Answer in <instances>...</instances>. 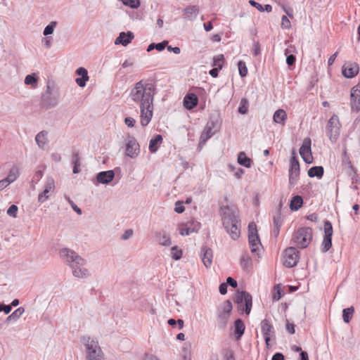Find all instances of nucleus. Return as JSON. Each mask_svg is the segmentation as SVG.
<instances>
[{
  "label": "nucleus",
  "instance_id": "79ce46f5",
  "mask_svg": "<svg viewBox=\"0 0 360 360\" xmlns=\"http://www.w3.org/2000/svg\"><path fill=\"white\" fill-rule=\"evenodd\" d=\"M18 176H19L18 169L17 167H13L11 169L9 174L7 176V177H6V179L7 180H9V183L11 184L12 182H13L14 181H15L17 179Z\"/></svg>",
  "mask_w": 360,
  "mask_h": 360
},
{
  "label": "nucleus",
  "instance_id": "37998d69",
  "mask_svg": "<svg viewBox=\"0 0 360 360\" xmlns=\"http://www.w3.org/2000/svg\"><path fill=\"white\" fill-rule=\"evenodd\" d=\"M350 105L352 110L359 112L360 110V96L356 98L351 97Z\"/></svg>",
  "mask_w": 360,
  "mask_h": 360
},
{
  "label": "nucleus",
  "instance_id": "a18cd8bd",
  "mask_svg": "<svg viewBox=\"0 0 360 360\" xmlns=\"http://www.w3.org/2000/svg\"><path fill=\"white\" fill-rule=\"evenodd\" d=\"M333 233V226L330 221L326 220L324 222V236L332 237Z\"/></svg>",
  "mask_w": 360,
  "mask_h": 360
},
{
  "label": "nucleus",
  "instance_id": "7c9ffc66",
  "mask_svg": "<svg viewBox=\"0 0 360 360\" xmlns=\"http://www.w3.org/2000/svg\"><path fill=\"white\" fill-rule=\"evenodd\" d=\"M194 224V227L191 228V226H186L184 228H181L180 229L179 233L181 236H188L191 233L197 232L200 229V223L198 221H193Z\"/></svg>",
  "mask_w": 360,
  "mask_h": 360
},
{
  "label": "nucleus",
  "instance_id": "a19ab883",
  "mask_svg": "<svg viewBox=\"0 0 360 360\" xmlns=\"http://www.w3.org/2000/svg\"><path fill=\"white\" fill-rule=\"evenodd\" d=\"M224 62V57L223 54H220L218 56H216L213 58V64L212 65L214 66V68H217L219 70H221L223 68Z\"/></svg>",
  "mask_w": 360,
  "mask_h": 360
},
{
  "label": "nucleus",
  "instance_id": "f8f14e48",
  "mask_svg": "<svg viewBox=\"0 0 360 360\" xmlns=\"http://www.w3.org/2000/svg\"><path fill=\"white\" fill-rule=\"evenodd\" d=\"M235 302L238 304V308L240 309L242 307L244 302L245 308H242V310H244L246 314H249L250 313L252 304V295L249 292L246 291L238 292L235 297Z\"/></svg>",
  "mask_w": 360,
  "mask_h": 360
},
{
  "label": "nucleus",
  "instance_id": "774afa93",
  "mask_svg": "<svg viewBox=\"0 0 360 360\" xmlns=\"http://www.w3.org/2000/svg\"><path fill=\"white\" fill-rule=\"evenodd\" d=\"M284 359H285L284 355L280 352L275 353L271 358V360H284Z\"/></svg>",
  "mask_w": 360,
  "mask_h": 360
},
{
  "label": "nucleus",
  "instance_id": "c03bdc74",
  "mask_svg": "<svg viewBox=\"0 0 360 360\" xmlns=\"http://www.w3.org/2000/svg\"><path fill=\"white\" fill-rule=\"evenodd\" d=\"M57 25L56 21H52L48 25L46 26V27L44 30L43 34L44 36H49L51 34H53L54 29L56 28Z\"/></svg>",
  "mask_w": 360,
  "mask_h": 360
},
{
  "label": "nucleus",
  "instance_id": "2eb2a0df",
  "mask_svg": "<svg viewBox=\"0 0 360 360\" xmlns=\"http://www.w3.org/2000/svg\"><path fill=\"white\" fill-rule=\"evenodd\" d=\"M359 66L356 63H346L342 66V75L346 78H352L358 75Z\"/></svg>",
  "mask_w": 360,
  "mask_h": 360
},
{
  "label": "nucleus",
  "instance_id": "aec40b11",
  "mask_svg": "<svg viewBox=\"0 0 360 360\" xmlns=\"http://www.w3.org/2000/svg\"><path fill=\"white\" fill-rule=\"evenodd\" d=\"M184 18L187 20H195L199 13V7L198 6H188L184 11Z\"/></svg>",
  "mask_w": 360,
  "mask_h": 360
},
{
  "label": "nucleus",
  "instance_id": "dca6fc26",
  "mask_svg": "<svg viewBox=\"0 0 360 360\" xmlns=\"http://www.w3.org/2000/svg\"><path fill=\"white\" fill-rule=\"evenodd\" d=\"M261 330L264 338L265 342L266 345L269 346V342L271 340V336L274 333V327L269 320L265 319L263 321H262Z\"/></svg>",
  "mask_w": 360,
  "mask_h": 360
},
{
  "label": "nucleus",
  "instance_id": "052dcab7",
  "mask_svg": "<svg viewBox=\"0 0 360 360\" xmlns=\"http://www.w3.org/2000/svg\"><path fill=\"white\" fill-rule=\"evenodd\" d=\"M124 124L129 127H134L136 124V120L131 117H127L124 119Z\"/></svg>",
  "mask_w": 360,
  "mask_h": 360
},
{
  "label": "nucleus",
  "instance_id": "de8ad7c7",
  "mask_svg": "<svg viewBox=\"0 0 360 360\" xmlns=\"http://www.w3.org/2000/svg\"><path fill=\"white\" fill-rule=\"evenodd\" d=\"M172 257L174 260H179L182 257V250L177 246H174L171 248Z\"/></svg>",
  "mask_w": 360,
  "mask_h": 360
},
{
  "label": "nucleus",
  "instance_id": "ea45409f",
  "mask_svg": "<svg viewBox=\"0 0 360 360\" xmlns=\"http://www.w3.org/2000/svg\"><path fill=\"white\" fill-rule=\"evenodd\" d=\"M240 265L243 269H248L252 265V261L248 254H243L240 258Z\"/></svg>",
  "mask_w": 360,
  "mask_h": 360
},
{
  "label": "nucleus",
  "instance_id": "c85d7f7f",
  "mask_svg": "<svg viewBox=\"0 0 360 360\" xmlns=\"http://www.w3.org/2000/svg\"><path fill=\"white\" fill-rule=\"evenodd\" d=\"M25 309L22 307L15 309L11 314H10L5 320L6 323H9L11 321L15 322L22 315Z\"/></svg>",
  "mask_w": 360,
  "mask_h": 360
},
{
  "label": "nucleus",
  "instance_id": "9d476101",
  "mask_svg": "<svg viewBox=\"0 0 360 360\" xmlns=\"http://www.w3.org/2000/svg\"><path fill=\"white\" fill-rule=\"evenodd\" d=\"M300 252L294 247L286 248L283 252V265L292 268L297 265L300 259Z\"/></svg>",
  "mask_w": 360,
  "mask_h": 360
},
{
  "label": "nucleus",
  "instance_id": "b1692460",
  "mask_svg": "<svg viewBox=\"0 0 360 360\" xmlns=\"http://www.w3.org/2000/svg\"><path fill=\"white\" fill-rule=\"evenodd\" d=\"M162 136L161 134H156L154 136L149 142V150L150 153H156L162 143Z\"/></svg>",
  "mask_w": 360,
  "mask_h": 360
},
{
  "label": "nucleus",
  "instance_id": "6ab92c4d",
  "mask_svg": "<svg viewBox=\"0 0 360 360\" xmlns=\"http://www.w3.org/2000/svg\"><path fill=\"white\" fill-rule=\"evenodd\" d=\"M134 34L128 31L127 32H122L120 33L119 36L116 38L115 41V44H122L124 46H127L134 39Z\"/></svg>",
  "mask_w": 360,
  "mask_h": 360
},
{
  "label": "nucleus",
  "instance_id": "680f3d73",
  "mask_svg": "<svg viewBox=\"0 0 360 360\" xmlns=\"http://www.w3.org/2000/svg\"><path fill=\"white\" fill-rule=\"evenodd\" d=\"M12 307L11 305H6L4 303H0V312L4 311L6 314H8L11 312Z\"/></svg>",
  "mask_w": 360,
  "mask_h": 360
},
{
  "label": "nucleus",
  "instance_id": "49530a36",
  "mask_svg": "<svg viewBox=\"0 0 360 360\" xmlns=\"http://www.w3.org/2000/svg\"><path fill=\"white\" fill-rule=\"evenodd\" d=\"M238 68L239 71V75L241 77H244L248 75V68L246 64L244 61L240 60L238 63Z\"/></svg>",
  "mask_w": 360,
  "mask_h": 360
},
{
  "label": "nucleus",
  "instance_id": "a211bd4d",
  "mask_svg": "<svg viewBox=\"0 0 360 360\" xmlns=\"http://www.w3.org/2000/svg\"><path fill=\"white\" fill-rule=\"evenodd\" d=\"M96 178L98 183L108 184L115 178V172L113 170L100 172L96 174Z\"/></svg>",
  "mask_w": 360,
  "mask_h": 360
},
{
  "label": "nucleus",
  "instance_id": "58836bf2",
  "mask_svg": "<svg viewBox=\"0 0 360 360\" xmlns=\"http://www.w3.org/2000/svg\"><path fill=\"white\" fill-rule=\"evenodd\" d=\"M249 103L247 98H243L240 101L238 111L240 114L245 115L248 112Z\"/></svg>",
  "mask_w": 360,
  "mask_h": 360
},
{
  "label": "nucleus",
  "instance_id": "393cba45",
  "mask_svg": "<svg viewBox=\"0 0 360 360\" xmlns=\"http://www.w3.org/2000/svg\"><path fill=\"white\" fill-rule=\"evenodd\" d=\"M156 240L162 246L169 247L172 245L171 238L165 231H160L156 234Z\"/></svg>",
  "mask_w": 360,
  "mask_h": 360
},
{
  "label": "nucleus",
  "instance_id": "39448f33",
  "mask_svg": "<svg viewBox=\"0 0 360 360\" xmlns=\"http://www.w3.org/2000/svg\"><path fill=\"white\" fill-rule=\"evenodd\" d=\"M312 236L311 228L302 227L294 232L291 241L300 248H306L312 240Z\"/></svg>",
  "mask_w": 360,
  "mask_h": 360
},
{
  "label": "nucleus",
  "instance_id": "69168bd1",
  "mask_svg": "<svg viewBox=\"0 0 360 360\" xmlns=\"http://www.w3.org/2000/svg\"><path fill=\"white\" fill-rule=\"evenodd\" d=\"M226 283H227V285H229L233 288H236L238 286L237 281L234 278H233L232 277H230V276L226 278Z\"/></svg>",
  "mask_w": 360,
  "mask_h": 360
},
{
  "label": "nucleus",
  "instance_id": "0e129e2a",
  "mask_svg": "<svg viewBox=\"0 0 360 360\" xmlns=\"http://www.w3.org/2000/svg\"><path fill=\"white\" fill-rule=\"evenodd\" d=\"M167 44H168L167 41H163L162 42L155 44V49L159 51H163L165 49V47L167 46Z\"/></svg>",
  "mask_w": 360,
  "mask_h": 360
},
{
  "label": "nucleus",
  "instance_id": "f3484780",
  "mask_svg": "<svg viewBox=\"0 0 360 360\" xmlns=\"http://www.w3.org/2000/svg\"><path fill=\"white\" fill-rule=\"evenodd\" d=\"M55 188V182L53 179H49L45 184V188L43 192L39 194L38 200L40 202H44L49 198V193L53 192Z\"/></svg>",
  "mask_w": 360,
  "mask_h": 360
},
{
  "label": "nucleus",
  "instance_id": "ddd939ff",
  "mask_svg": "<svg viewBox=\"0 0 360 360\" xmlns=\"http://www.w3.org/2000/svg\"><path fill=\"white\" fill-rule=\"evenodd\" d=\"M140 153V146L136 139L129 136L126 143L125 153L131 158H135Z\"/></svg>",
  "mask_w": 360,
  "mask_h": 360
},
{
  "label": "nucleus",
  "instance_id": "864d4df0",
  "mask_svg": "<svg viewBox=\"0 0 360 360\" xmlns=\"http://www.w3.org/2000/svg\"><path fill=\"white\" fill-rule=\"evenodd\" d=\"M72 164L80 163L79 152L77 150H73V151H72Z\"/></svg>",
  "mask_w": 360,
  "mask_h": 360
},
{
  "label": "nucleus",
  "instance_id": "20e7f679",
  "mask_svg": "<svg viewBox=\"0 0 360 360\" xmlns=\"http://www.w3.org/2000/svg\"><path fill=\"white\" fill-rule=\"evenodd\" d=\"M81 342L86 348V360H103V354L98 341L86 335L81 338Z\"/></svg>",
  "mask_w": 360,
  "mask_h": 360
},
{
  "label": "nucleus",
  "instance_id": "a878e982",
  "mask_svg": "<svg viewBox=\"0 0 360 360\" xmlns=\"http://www.w3.org/2000/svg\"><path fill=\"white\" fill-rule=\"evenodd\" d=\"M47 134V131H41L36 135L35 141L38 146L41 149H44L46 145Z\"/></svg>",
  "mask_w": 360,
  "mask_h": 360
},
{
  "label": "nucleus",
  "instance_id": "e433bc0d",
  "mask_svg": "<svg viewBox=\"0 0 360 360\" xmlns=\"http://www.w3.org/2000/svg\"><path fill=\"white\" fill-rule=\"evenodd\" d=\"M354 311V308L353 307H350L345 308L343 309L342 318H343V321L345 323H348L350 322V321L353 316Z\"/></svg>",
  "mask_w": 360,
  "mask_h": 360
},
{
  "label": "nucleus",
  "instance_id": "603ef678",
  "mask_svg": "<svg viewBox=\"0 0 360 360\" xmlns=\"http://www.w3.org/2000/svg\"><path fill=\"white\" fill-rule=\"evenodd\" d=\"M360 96V82L351 89L350 97L356 98Z\"/></svg>",
  "mask_w": 360,
  "mask_h": 360
},
{
  "label": "nucleus",
  "instance_id": "6e6d98bb",
  "mask_svg": "<svg viewBox=\"0 0 360 360\" xmlns=\"http://www.w3.org/2000/svg\"><path fill=\"white\" fill-rule=\"evenodd\" d=\"M184 210H185V207L184 206V203L181 201H177L175 203L174 211L179 214H181V213L184 212Z\"/></svg>",
  "mask_w": 360,
  "mask_h": 360
},
{
  "label": "nucleus",
  "instance_id": "5fc2aeb1",
  "mask_svg": "<svg viewBox=\"0 0 360 360\" xmlns=\"http://www.w3.org/2000/svg\"><path fill=\"white\" fill-rule=\"evenodd\" d=\"M281 27L284 29H290L291 27L289 19L285 15H283L281 18Z\"/></svg>",
  "mask_w": 360,
  "mask_h": 360
},
{
  "label": "nucleus",
  "instance_id": "9b49d317",
  "mask_svg": "<svg viewBox=\"0 0 360 360\" xmlns=\"http://www.w3.org/2000/svg\"><path fill=\"white\" fill-rule=\"evenodd\" d=\"M58 103V98L53 96L49 84L46 85L44 93L41 94V106L45 109H50L56 107Z\"/></svg>",
  "mask_w": 360,
  "mask_h": 360
},
{
  "label": "nucleus",
  "instance_id": "c756f323",
  "mask_svg": "<svg viewBox=\"0 0 360 360\" xmlns=\"http://www.w3.org/2000/svg\"><path fill=\"white\" fill-rule=\"evenodd\" d=\"M303 204V199L300 195H295L292 198L290 202V208L292 211L298 210Z\"/></svg>",
  "mask_w": 360,
  "mask_h": 360
},
{
  "label": "nucleus",
  "instance_id": "423d86ee",
  "mask_svg": "<svg viewBox=\"0 0 360 360\" xmlns=\"http://www.w3.org/2000/svg\"><path fill=\"white\" fill-rule=\"evenodd\" d=\"M232 309L233 305L230 300H226L219 306L217 311V326L219 329L224 330L226 328Z\"/></svg>",
  "mask_w": 360,
  "mask_h": 360
},
{
  "label": "nucleus",
  "instance_id": "c9c22d12",
  "mask_svg": "<svg viewBox=\"0 0 360 360\" xmlns=\"http://www.w3.org/2000/svg\"><path fill=\"white\" fill-rule=\"evenodd\" d=\"M25 83L27 85H31L33 88H36L38 85V77L35 73L27 75L25 78Z\"/></svg>",
  "mask_w": 360,
  "mask_h": 360
},
{
  "label": "nucleus",
  "instance_id": "1a4fd4ad",
  "mask_svg": "<svg viewBox=\"0 0 360 360\" xmlns=\"http://www.w3.org/2000/svg\"><path fill=\"white\" fill-rule=\"evenodd\" d=\"M300 163L297 160L296 153L293 150L292 152V157L290 160L289 169V184L291 186H295L300 176Z\"/></svg>",
  "mask_w": 360,
  "mask_h": 360
},
{
  "label": "nucleus",
  "instance_id": "7ed1b4c3",
  "mask_svg": "<svg viewBox=\"0 0 360 360\" xmlns=\"http://www.w3.org/2000/svg\"><path fill=\"white\" fill-rule=\"evenodd\" d=\"M59 254L64 262L72 269L75 277L85 278L89 276V271L84 267L86 260L76 252L69 248H63L60 250Z\"/></svg>",
  "mask_w": 360,
  "mask_h": 360
},
{
  "label": "nucleus",
  "instance_id": "f257e3e1",
  "mask_svg": "<svg viewBox=\"0 0 360 360\" xmlns=\"http://www.w3.org/2000/svg\"><path fill=\"white\" fill-rule=\"evenodd\" d=\"M155 93L156 86L144 80L135 83L131 89L129 97L140 108L141 124L143 127H146L153 117V100Z\"/></svg>",
  "mask_w": 360,
  "mask_h": 360
},
{
  "label": "nucleus",
  "instance_id": "4d7b16f0",
  "mask_svg": "<svg viewBox=\"0 0 360 360\" xmlns=\"http://www.w3.org/2000/svg\"><path fill=\"white\" fill-rule=\"evenodd\" d=\"M46 37L43 38L41 41L43 45L47 48L49 49L51 46L52 42H53V38L51 37L46 36Z\"/></svg>",
  "mask_w": 360,
  "mask_h": 360
},
{
  "label": "nucleus",
  "instance_id": "72a5a7b5",
  "mask_svg": "<svg viewBox=\"0 0 360 360\" xmlns=\"http://www.w3.org/2000/svg\"><path fill=\"white\" fill-rule=\"evenodd\" d=\"M215 134V131H211L205 127L200 137L199 145L204 144L205 142L210 139Z\"/></svg>",
  "mask_w": 360,
  "mask_h": 360
},
{
  "label": "nucleus",
  "instance_id": "f03ea898",
  "mask_svg": "<svg viewBox=\"0 0 360 360\" xmlns=\"http://www.w3.org/2000/svg\"><path fill=\"white\" fill-rule=\"evenodd\" d=\"M220 212L224 228L233 240L238 239L240 235L238 210L233 207L223 206Z\"/></svg>",
  "mask_w": 360,
  "mask_h": 360
},
{
  "label": "nucleus",
  "instance_id": "bb28decb",
  "mask_svg": "<svg viewBox=\"0 0 360 360\" xmlns=\"http://www.w3.org/2000/svg\"><path fill=\"white\" fill-rule=\"evenodd\" d=\"M238 163L243 167L250 168L252 166V160L248 158L245 152H240L238 155Z\"/></svg>",
  "mask_w": 360,
  "mask_h": 360
},
{
  "label": "nucleus",
  "instance_id": "412c9836",
  "mask_svg": "<svg viewBox=\"0 0 360 360\" xmlns=\"http://www.w3.org/2000/svg\"><path fill=\"white\" fill-rule=\"evenodd\" d=\"M198 98L194 94H188L184 98V105L187 110H192L197 106Z\"/></svg>",
  "mask_w": 360,
  "mask_h": 360
},
{
  "label": "nucleus",
  "instance_id": "3c124183",
  "mask_svg": "<svg viewBox=\"0 0 360 360\" xmlns=\"http://www.w3.org/2000/svg\"><path fill=\"white\" fill-rule=\"evenodd\" d=\"M18 207L15 205H11L8 209L7 210V214L13 217H17V213H18Z\"/></svg>",
  "mask_w": 360,
  "mask_h": 360
},
{
  "label": "nucleus",
  "instance_id": "13d9d810",
  "mask_svg": "<svg viewBox=\"0 0 360 360\" xmlns=\"http://www.w3.org/2000/svg\"><path fill=\"white\" fill-rule=\"evenodd\" d=\"M224 360H236L233 352L231 349H226L224 353Z\"/></svg>",
  "mask_w": 360,
  "mask_h": 360
},
{
  "label": "nucleus",
  "instance_id": "f704fd0d",
  "mask_svg": "<svg viewBox=\"0 0 360 360\" xmlns=\"http://www.w3.org/2000/svg\"><path fill=\"white\" fill-rule=\"evenodd\" d=\"M348 176L352 181V184H359L360 183V178L356 172V170L352 165L349 166Z\"/></svg>",
  "mask_w": 360,
  "mask_h": 360
},
{
  "label": "nucleus",
  "instance_id": "cd10ccee",
  "mask_svg": "<svg viewBox=\"0 0 360 360\" xmlns=\"http://www.w3.org/2000/svg\"><path fill=\"white\" fill-rule=\"evenodd\" d=\"M308 176L311 178L317 177L321 179L324 173V169L322 166H314L308 170Z\"/></svg>",
  "mask_w": 360,
  "mask_h": 360
},
{
  "label": "nucleus",
  "instance_id": "0eeeda50",
  "mask_svg": "<svg viewBox=\"0 0 360 360\" xmlns=\"http://www.w3.org/2000/svg\"><path fill=\"white\" fill-rule=\"evenodd\" d=\"M248 241L251 252L259 257V252L262 243L257 234L256 224L254 222L250 223L248 225Z\"/></svg>",
  "mask_w": 360,
  "mask_h": 360
},
{
  "label": "nucleus",
  "instance_id": "e2e57ef3",
  "mask_svg": "<svg viewBox=\"0 0 360 360\" xmlns=\"http://www.w3.org/2000/svg\"><path fill=\"white\" fill-rule=\"evenodd\" d=\"M249 3L250 4L255 7L256 9H257L260 12H263L264 11V7L262 4L256 2L254 0H252V1H249Z\"/></svg>",
  "mask_w": 360,
  "mask_h": 360
},
{
  "label": "nucleus",
  "instance_id": "bf43d9fd",
  "mask_svg": "<svg viewBox=\"0 0 360 360\" xmlns=\"http://www.w3.org/2000/svg\"><path fill=\"white\" fill-rule=\"evenodd\" d=\"M252 51H253V54L255 56H257L261 53L260 44L258 41L254 42Z\"/></svg>",
  "mask_w": 360,
  "mask_h": 360
},
{
  "label": "nucleus",
  "instance_id": "4c0bfd02",
  "mask_svg": "<svg viewBox=\"0 0 360 360\" xmlns=\"http://www.w3.org/2000/svg\"><path fill=\"white\" fill-rule=\"evenodd\" d=\"M331 247L332 237L324 236L321 244V251L325 253L328 252Z\"/></svg>",
  "mask_w": 360,
  "mask_h": 360
},
{
  "label": "nucleus",
  "instance_id": "4be33fe9",
  "mask_svg": "<svg viewBox=\"0 0 360 360\" xmlns=\"http://www.w3.org/2000/svg\"><path fill=\"white\" fill-rule=\"evenodd\" d=\"M76 74L81 76L76 79V83L80 87H84L86 85V82L89 80L88 72L84 68H79L76 70Z\"/></svg>",
  "mask_w": 360,
  "mask_h": 360
},
{
  "label": "nucleus",
  "instance_id": "2f4dec72",
  "mask_svg": "<svg viewBox=\"0 0 360 360\" xmlns=\"http://www.w3.org/2000/svg\"><path fill=\"white\" fill-rule=\"evenodd\" d=\"M234 328V333L236 335L237 338H240L243 335L245 328V324L242 319H238L235 321Z\"/></svg>",
  "mask_w": 360,
  "mask_h": 360
},
{
  "label": "nucleus",
  "instance_id": "5701e85b",
  "mask_svg": "<svg viewBox=\"0 0 360 360\" xmlns=\"http://www.w3.org/2000/svg\"><path fill=\"white\" fill-rule=\"evenodd\" d=\"M202 261L204 265L205 266L206 268L210 267L212 263L213 257L212 249L207 247H203L202 248Z\"/></svg>",
  "mask_w": 360,
  "mask_h": 360
},
{
  "label": "nucleus",
  "instance_id": "338daca9",
  "mask_svg": "<svg viewBox=\"0 0 360 360\" xmlns=\"http://www.w3.org/2000/svg\"><path fill=\"white\" fill-rule=\"evenodd\" d=\"M227 283H222L219 285V290L221 295H225L227 292Z\"/></svg>",
  "mask_w": 360,
  "mask_h": 360
},
{
  "label": "nucleus",
  "instance_id": "8fccbe9b",
  "mask_svg": "<svg viewBox=\"0 0 360 360\" xmlns=\"http://www.w3.org/2000/svg\"><path fill=\"white\" fill-rule=\"evenodd\" d=\"M289 49H285V55L287 56L286 57V63L289 65V66H291V65H293L296 61V57L292 55V54H290V55H288V53H289Z\"/></svg>",
  "mask_w": 360,
  "mask_h": 360
},
{
  "label": "nucleus",
  "instance_id": "4468645a",
  "mask_svg": "<svg viewBox=\"0 0 360 360\" xmlns=\"http://www.w3.org/2000/svg\"><path fill=\"white\" fill-rule=\"evenodd\" d=\"M311 139L310 138H305L303 141L302 145L300 148V154L303 160L307 164H310L313 161V157L311 150Z\"/></svg>",
  "mask_w": 360,
  "mask_h": 360
},
{
  "label": "nucleus",
  "instance_id": "6e6552de",
  "mask_svg": "<svg viewBox=\"0 0 360 360\" xmlns=\"http://www.w3.org/2000/svg\"><path fill=\"white\" fill-rule=\"evenodd\" d=\"M340 123L338 116L333 115L328 121L326 126V134L332 143L336 142L340 132Z\"/></svg>",
  "mask_w": 360,
  "mask_h": 360
},
{
  "label": "nucleus",
  "instance_id": "09e8293b",
  "mask_svg": "<svg viewBox=\"0 0 360 360\" xmlns=\"http://www.w3.org/2000/svg\"><path fill=\"white\" fill-rule=\"evenodd\" d=\"M273 223L274 227H279L282 226L283 224V219L281 217V211L278 210L276 214L273 217Z\"/></svg>",
  "mask_w": 360,
  "mask_h": 360
},
{
  "label": "nucleus",
  "instance_id": "473e14b6",
  "mask_svg": "<svg viewBox=\"0 0 360 360\" xmlns=\"http://www.w3.org/2000/svg\"><path fill=\"white\" fill-rule=\"evenodd\" d=\"M273 118L275 122L283 124L285 120L287 119V114L285 110L279 109L274 112Z\"/></svg>",
  "mask_w": 360,
  "mask_h": 360
}]
</instances>
